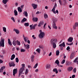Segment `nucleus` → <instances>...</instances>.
<instances>
[{"label":"nucleus","mask_w":78,"mask_h":78,"mask_svg":"<svg viewBox=\"0 0 78 78\" xmlns=\"http://www.w3.org/2000/svg\"><path fill=\"white\" fill-rule=\"evenodd\" d=\"M55 63L56 64L57 66L59 65V60H56L55 62Z\"/></svg>","instance_id":"obj_31"},{"label":"nucleus","mask_w":78,"mask_h":78,"mask_svg":"<svg viewBox=\"0 0 78 78\" xmlns=\"http://www.w3.org/2000/svg\"><path fill=\"white\" fill-rule=\"evenodd\" d=\"M27 19L26 18H24L21 21V23H23L24 22H26V21H27Z\"/></svg>","instance_id":"obj_15"},{"label":"nucleus","mask_w":78,"mask_h":78,"mask_svg":"<svg viewBox=\"0 0 78 78\" xmlns=\"http://www.w3.org/2000/svg\"><path fill=\"white\" fill-rule=\"evenodd\" d=\"M5 69V66H3L2 67L1 69H0V73H3V70Z\"/></svg>","instance_id":"obj_9"},{"label":"nucleus","mask_w":78,"mask_h":78,"mask_svg":"<svg viewBox=\"0 0 78 78\" xmlns=\"http://www.w3.org/2000/svg\"><path fill=\"white\" fill-rule=\"evenodd\" d=\"M73 38L72 37H69V38L68 39V41L69 42H72L73 41Z\"/></svg>","instance_id":"obj_11"},{"label":"nucleus","mask_w":78,"mask_h":78,"mask_svg":"<svg viewBox=\"0 0 78 78\" xmlns=\"http://www.w3.org/2000/svg\"><path fill=\"white\" fill-rule=\"evenodd\" d=\"M76 68H75L73 69V71L74 73H76Z\"/></svg>","instance_id":"obj_42"},{"label":"nucleus","mask_w":78,"mask_h":78,"mask_svg":"<svg viewBox=\"0 0 78 78\" xmlns=\"http://www.w3.org/2000/svg\"><path fill=\"white\" fill-rule=\"evenodd\" d=\"M78 57H77L76 58H75V60L73 61L75 63H76L77 64V62H78Z\"/></svg>","instance_id":"obj_30"},{"label":"nucleus","mask_w":78,"mask_h":78,"mask_svg":"<svg viewBox=\"0 0 78 78\" xmlns=\"http://www.w3.org/2000/svg\"><path fill=\"white\" fill-rule=\"evenodd\" d=\"M24 47L26 48V49H27V50H28L29 48H30V45L28 44H27L26 45H25V44H24Z\"/></svg>","instance_id":"obj_10"},{"label":"nucleus","mask_w":78,"mask_h":78,"mask_svg":"<svg viewBox=\"0 0 78 78\" xmlns=\"http://www.w3.org/2000/svg\"><path fill=\"white\" fill-rule=\"evenodd\" d=\"M39 71V70L38 69H37L35 71V72H37Z\"/></svg>","instance_id":"obj_54"},{"label":"nucleus","mask_w":78,"mask_h":78,"mask_svg":"<svg viewBox=\"0 0 78 78\" xmlns=\"http://www.w3.org/2000/svg\"><path fill=\"white\" fill-rule=\"evenodd\" d=\"M11 19L14 22H15V19H14V18L13 17H12L11 18Z\"/></svg>","instance_id":"obj_45"},{"label":"nucleus","mask_w":78,"mask_h":78,"mask_svg":"<svg viewBox=\"0 0 78 78\" xmlns=\"http://www.w3.org/2000/svg\"><path fill=\"white\" fill-rule=\"evenodd\" d=\"M34 55H32L31 57V61L32 62H33V61H34Z\"/></svg>","instance_id":"obj_25"},{"label":"nucleus","mask_w":78,"mask_h":78,"mask_svg":"<svg viewBox=\"0 0 78 78\" xmlns=\"http://www.w3.org/2000/svg\"><path fill=\"white\" fill-rule=\"evenodd\" d=\"M17 69H14L13 70V75L15 76V75L17 73Z\"/></svg>","instance_id":"obj_12"},{"label":"nucleus","mask_w":78,"mask_h":78,"mask_svg":"<svg viewBox=\"0 0 78 78\" xmlns=\"http://www.w3.org/2000/svg\"><path fill=\"white\" fill-rule=\"evenodd\" d=\"M53 72H55V73L56 74H57L58 73V70L57 69L55 68L53 69Z\"/></svg>","instance_id":"obj_26"},{"label":"nucleus","mask_w":78,"mask_h":78,"mask_svg":"<svg viewBox=\"0 0 78 78\" xmlns=\"http://www.w3.org/2000/svg\"><path fill=\"white\" fill-rule=\"evenodd\" d=\"M5 41V39L1 37V41L0 42V47L1 46L2 47H4L5 46V43H4V41Z\"/></svg>","instance_id":"obj_4"},{"label":"nucleus","mask_w":78,"mask_h":78,"mask_svg":"<svg viewBox=\"0 0 78 78\" xmlns=\"http://www.w3.org/2000/svg\"><path fill=\"white\" fill-rule=\"evenodd\" d=\"M36 51L39 53H40V51H41V49L39 48L37 49L36 50Z\"/></svg>","instance_id":"obj_36"},{"label":"nucleus","mask_w":78,"mask_h":78,"mask_svg":"<svg viewBox=\"0 0 78 78\" xmlns=\"http://www.w3.org/2000/svg\"><path fill=\"white\" fill-rule=\"evenodd\" d=\"M19 58H16V62H19Z\"/></svg>","instance_id":"obj_43"},{"label":"nucleus","mask_w":78,"mask_h":78,"mask_svg":"<svg viewBox=\"0 0 78 78\" xmlns=\"http://www.w3.org/2000/svg\"><path fill=\"white\" fill-rule=\"evenodd\" d=\"M60 47V50H63V47H62V46L61 47Z\"/></svg>","instance_id":"obj_57"},{"label":"nucleus","mask_w":78,"mask_h":78,"mask_svg":"<svg viewBox=\"0 0 78 78\" xmlns=\"http://www.w3.org/2000/svg\"><path fill=\"white\" fill-rule=\"evenodd\" d=\"M31 5L32 7H33V8L34 9H36L37 7V5L35 4H33L32 3L31 4Z\"/></svg>","instance_id":"obj_6"},{"label":"nucleus","mask_w":78,"mask_h":78,"mask_svg":"<svg viewBox=\"0 0 78 78\" xmlns=\"http://www.w3.org/2000/svg\"><path fill=\"white\" fill-rule=\"evenodd\" d=\"M16 43L17 45H20V41H16Z\"/></svg>","instance_id":"obj_32"},{"label":"nucleus","mask_w":78,"mask_h":78,"mask_svg":"<svg viewBox=\"0 0 78 78\" xmlns=\"http://www.w3.org/2000/svg\"><path fill=\"white\" fill-rule=\"evenodd\" d=\"M57 6V5H56V4H55V5H54V7H53V9H53V10H55V8H56V7Z\"/></svg>","instance_id":"obj_41"},{"label":"nucleus","mask_w":78,"mask_h":78,"mask_svg":"<svg viewBox=\"0 0 78 78\" xmlns=\"http://www.w3.org/2000/svg\"><path fill=\"white\" fill-rule=\"evenodd\" d=\"M24 26H25V27H28L29 26V23H25L24 24Z\"/></svg>","instance_id":"obj_34"},{"label":"nucleus","mask_w":78,"mask_h":78,"mask_svg":"<svg viewBox=\"0 0 78 78\" xmlns=\"http://www.w3.org/2000/svg\"><path fill=\"white\" fill-rule=\"evenodd\" d=\"M56 21H57V19L55 18L53 20V22L55 23Z\"/></svg>","instance_id":"obj_48"},{"label":"nucleus","mask_w":78,"mask_h":78,"mask_svg":"<svg viewBox=\"0 0 78 78\" xmlns=\"http://www.w3.org/2000/svg\"><path fill=\"white\" fill-rule=\"evenodd\" d=\"M18 11L19 12H22V9H21V8L20 7H18L17 8Z\"/></svg>","instance_id":"obj_20"},{"label":"nucleus","mask_w":78,"mask_h":78,"mask_svg":"<svg viewBox=\"0 0 78 78\" xmlns=\"http://www.w3.org/2000/svg\"><path fill=\"white\" fill-rule=\"evenodd\" d=\"M8 43L10 46L12 45V42L11 41V40H10L9 38L8 39Z\"/></svg>","instance_id":"obj_17"},{"label":"nucleus","mask_w":78,"mask_h":78,"mask_svg":"<svg viewBox=\"0 0 78 78\" xmlns=\"http://www.w3.org/2000/svg\"><path fill=\"white\" fill-rule=\"evenodd\" d=\"M59 46L65 47L66 46V45H65V43H64V42H63L62 44L59 45Z\"/></svg>","instance_id":"obj_16"},{"label":"nucleus","mask_w":78,"mask_h":78,"mask_svg":"<svg viewBox=\"0 0 78 78\" xmlns=\"http://www.w3.org/2000/svg\"><path fill=\"white\" fill-rule=\"evenodd\" d=\"M15 57H16V55H12L10 58L11 60H13V59L15 58Z\"/></svg>","instance_id":"obj_21"},{"label":"nucleus","mask_w":78,"mask_h":78,"mask_svg":"<svg viewBox=\"0 0 78 78\" xmlns=\"http://www.w3.org/2000/svg\"><path fill=\"white\" fill-rule=\"evenodd\" d=\"M25 50L23 49H21V52H25Z\"/></svg>","instance_id":"obj_44"},{"label":"nucleus","mask_w":78,"mask_h":78,"mask_svg":"<svg viewBox=\"0 0 78 78\" xmlns=\"http://www.w3.org/2000/svg\"><path fill=\"white\" fill-rule=\"evenodd\" d=\"M39 32L40 34L38 35L39 37L41 39L43 38L45 36V33L44 32H42V31L41 30H40Z\"/></svg>","instance_id":"obj_3"},{"label":"nucleus","mask_w":78,"mask_h":78,"mask_svg":"<svg viewBox=\"0 0 78 78\" xmlns=\"http://www.w3.org/2000/svg\"><path fill=\"white\" fill-rule=\"evenodd\" d=\"M45 52L44 51H43V55L44 56V55H45Z\"/></svg>","instance_id":"obj_63"},{"label":"nucleus","mask_w":78,"mask_h":78,"mask_svg":"<svg viewBox=\"0 0 78 78\" xmlns=\"http://www.w3.org/2000/svg\"><path fill=\"white\" fill-rule=\"evenodd\" d=\"M73 68L72 66H69L67 68V70L68 72H70V71H72V70H73Z\"/></svg>","instance_id":"obj_8"},{"label":"nucleus","mask_w":78,"mask_h":78,"mask_svg":"<svg viewBox=\"0 0 78 78\" xmlns=\"http://www.w3.org/2000/svg\"><path fill=\"white\" fill-rule=\"evenodd\" d=\"M3 31H4V32H6V28L5 27H3Z\"/></svg>","instance_id":"obj_37"},{"label":"nucleus","mask_w":78,"mask_h":78,"mask_svg":"<svg viewBox=\"0 0 78 78\" xmlns=\"http://www.w3.org/2000/svg\"><path fill=\"white\" fill-rule=\"evenodd\" d=\"M44 23L43 22V21H41L38 25V26L40 27H41V25H42L43 24H44Z\"/></svg>","instance_id":"obj_19"},{"label":"nucleus","mask_w":78,"mask_h":78,"mask_svg":"<svg viewBox=\"0 0 78 78\" xmlns=\"http://www.w3.org/2000/svg\"><path fill=\"white\" fill-rule=\"evenodd\" d=\"M51 11L53 12V13H54V14H56V13H57V14H58V10H56V11H55V9H54V10H53V9H52Z\"/></svg>","instance_id":"obj_14"},{"label":"nucleus","mask_w":78,"mask_h":78,"mask_svg":"<svg viewBox=\"0 0 78 78\" xmlns=\"http://www.w3.org/2000/svg\"><path fill=\"white\" fill-rule=\"evenodd\" d=\"M9 65L10 67H14L15 66V64L13 62H11L9 63Z\"/></svg>","instance_id":"obj_5"},{"label":"nucleus","mask_w":78,"mask_h":78,"mask_svg":"<svg viewBox=\"0 0 78 78\" xmlns=\"http://www.w3.org/2000/svg\"><path fill=\"white\" fill-rule=\"evenodd\" d=\"M30 30H33V29H34H34H35V27H34L33 26V24L30 25Z\"/></svg>","instance_id":"obj_18"},{"label":"nucleus","mask_w":78,"mask_h":78,"mask_svg":"<svg viewBox=\"0 0 78 78\" xmlns=\"http://www.w3.org/2000/svg\"><path fill=\"white\" fill-rule=\"evenodd\" d=\"M36 26H37V24H34L33 26L34 27V28H35V27H36Z\"/></svg>","instance_id":"obj_62"},{"label":"nucleus","mask_w":78,"mask_h":78,"mask_svg":"<svg viewBox=\"0 0 78 78\" xmlns=\"http://www.w3.org/2000/svg\"><path fill=\"white\" fill-rule=\"evenodd\" d=\"M23 7H24V5H22L21 6V8L22 9H23Z\"/></svg>","instance_id":"obj_53"},{"label":"nucleus","mask_w":78,"mask_h":78,"mask_svg":"<svg viewBox=\"0 0 78 78\" xmlns=\"http://www.w3.org/2000/svg\"><path fill=\"white\" fill-rule=\"evenodd\" d=\"M33 20L34 22H37L38 18H33Z\"/></svg>","instance_id":"obj_28"},{"label":"nucleus","mask_w":78,"mask_h":78,"mask_svg":"<svg viewBox=\"0 0 78 78\" xmlns=\"http://www.w3.org/2000/svg\"><path fill=\"white\" fill-rule=\"evenodd\" d=\"M44 16L45 19H47V18H48V15H47V14H44Z\"/></svg>","instance_id":"obj_35"},{"label":"nucleus","mask_w":78,"mask_h":78,"mask_svg":"<svg viewBox=\"0 0 78 78\" xmlns=\"http://www.w3.org/2000/svg\"><path fill=\"white\" fill-rule=\"evenodd\" d=\"M40 13V12H39V11H37L36 13V14H39Z\"/></svg>","instance_id":"obj_59"},{"label":"nucleus","mask_w":78,"mask_h":78,"mask_svg":"<svg viewBox=\"0 0 78 78\" xmlns=\"http://www.w3.org/2000/svg\"><path fill=\"white\" fill-rule=\"evenodd\" d=\"M3 60L0 59V64H2V63H3Z\"/></svg>","instance_id":"obj_52"},{"label":"nucleus","mask_w":78,"mask_h":78,"mask_svg":"<svg viewBox=\"0 0 78 78\" xmlns=\"http://www.w3.org/2000/svg\"><path fill=\"white\" fill-rule=\"evenodd\" d=\"M51 55V52L48 55L49 56H50Z\"/></svg>","instance_id":"obj_61"},{"label":"nucleus","mask_w":78,"mask_h":78,"mask_svg":"<svg viewBox=\"0 0 78 78\" xmlns=\"http://www.w3.org/2000/svg\"><path fill=\"white\" fill-rule=\"evenodd\" d=\"M75 77V75H73L72 76V78H74Z\"/></svg>","instance_id":"obj_56"},{"label":"nucleus","mask_w":78,"mask_h":78,"mask_svg":"<svg viewBox=\"0 0 78 78\" xmlns=\"http://www.w3.org/2000/svg\"><path fill=\"white\" fill-rule=\"evenodd\" d=\"M23 38L25 42H27V37H25V36H24V35H23Z\"/></svg>","instance_id":"obj_23"},{"label":"nucleus","mask_w":78,"mask_h":78,"mask_svg":"<svg viewBox=\"0 0 78 78\" xmlns=\"http://www.w3.org/2000/svg\"><path fill=\"white\" fill-rule=\"evenodd\" d=\"M5 8H7L8 7V5H7V4L5 5Z\"/></svg>","instance_id":"obj_60"},{"label":"nucleus","mask_w":78,"mask_h":78,"mask_svg":"<svg viewBox=\"0 0 78 78\" xmlns=\"http://www.w3.org/2000/svg\"><path fill=\"white\" fill-rule=\"evenodd\" d=\"M57 42V39H52L51 41V44H52L53 47V48H55L56 47V42Z\"/></svg>","instance_id":"obj_1"},{"label":"nucleus","mask_w":78,"mask_h":78,"mask_svg":"<svg viewBox=\"0 0 78 78\" xmlns=\"http://www.w3.org/2000/svg\"><path fill=\"white\" fill-rule=\"evenodd\" d=\"M76 27L75 25H74L73 26V29H76Z\"/></svg>","instance_id":"obj_55"},{"label":"nucleus","mask_w":78,"mask_h":78,"mask_svg":"<svg viewBox=\"0 0 78 78\" xmlns=\"http://www.w3.org/2000/svg\"><path fill=\"white\" fill-rule=\"evenodd\" d=\"M38 66V63H36L34 66V69H36L37 67Z\"/></svg>","instance_id":"obj_38"},{"label":"nucleus","mask_w":78,"mask_h":78,"mask_svg":"<svg viewBox=\"0 0 78 78\" xmlns=\"http://www.w3.org/2000/svg\"><path fill=\"white\" fill-rule=\"evenodd\" d=\"M59 54V51L57 50L56 51V56H58Z\"/></svg>","instance_id":"obj_33"},{"label":"nucleus","mask_w":78,"mask_h":78,"mask_svg":"<svg viewBox=\"0 0 78 78\" xmlns=\"http://www.w3.org/2000/svg\"><path fill=\"white\" fill-rule=\"evenodd\" d=\"M65 61L66 60L65 59H63L61 62V64H64L65 62Z\"/></svg>","instance_id":"obj_46"},{"label":"nucleus","mask_w":78,"mask_h":78,"mask_svg":"<svg viewBox=\"0 0 78 78\" xmlns=\"http://www.w3.org/2000/svg\"><path fill=\"white\" fill-rule=\"evenodd\" d=\"M13 31H15V33H16V34H19V33H20L19 30L18 29H14Z\"/></svg>","instance_id":"obj_13"},{"label":"nucleus","mask_w":78,"mask_h":78,"mask_svg":"<svg viewBox=\"0 0 78 78\" xmlns=\"http://www.w3.org/2000/svg\"><path fill=\"white\" fill-rule=\"evenodd\" d=\"M12 44L14 45L15 46H16V43H15V41H14L12 42Z\"/></svg>","instance_id":"obj_47"},{"label":"nucleus","mask_w":78,"mask_h":78,"mask_svg":"<svg viewBox=\"0 0 78 78\" xmlns=\"http://www.w3.org/2000/svg\"><path fill=\"white\" fill-rule=\"evenodd\" d=\"M53 24L52 25V27L54 29H57L58 27L56 26V23H55L53 22Z\"/></svg>","instance_id":"obj_7"},{"label":"nucleus","mask_w":78,"mask_h":78,"mask_svg":"<svg viewBox=\"0 0 78 78\" xmlns=\"http://www.w3.org/2000/svg\"><path fill=\"white\" fill-rule=\"evenodd\" d=\"M23 14L26 17H28V13H27V12L24 11L23 13Z\"/></svg>","instance_id":"obj_24"},{"label":"nucleus","mask_w":78,"mask_h":78,"mask_svg":"<svg viewBox=\"0 0 78 78\" xmlns=\"http://www.w3.org/2000/svg\"><path fill=\"white\" fill-rule=\"evenodd\" d=\"M75 57V55L73 53H72L70 55V58L71 59H73Z\"/></svg>","instance_id":"obj_22"},{"label":"nucleus","mask_w":78,"mask_h":78,"mask_svg":"<svg viewBox=\"0 0 78 78\" xmlns=\"http://www.w3.org/2000/svg\"><path fill=\"white\" fill-rule=\"evenodd\" d=\"M22 67L20 69L19 71V77H20V75L22 73V72H23V70H25V64H22L21 65Z\"/></svg>","instance_id":"obj_2"},{"label":"nucleus","mask_w":78,"mask_h":78,"mask_svg":"<svg viewBox=\"0 0 78 78\" xmlns=\"http://www.w3.org/2000/svg\"><path fill=\"white\" fill-rule=\"evenodd\" d=\"M47 69H49L50 68V65H47L46 66Z\"/></svg>","instance_id":"obj_39"},{"label":"nucleus","mask_w":78,"mask_h":78,"mask_svg":"<svg viewBox=\"0 0 78 78\" xmlns=\"http://www.w3.org/2000/svg\"><path fill=\"white\" fill-rule=\"evenodd\" d=\"M28 73V69H27L25 72V74L27 75Z\"/></svg>","instance_id":"obj_40"},{"label":"nucleus","mask_w":78,"mask_h":78,"mask_svg":"<svg viewBox=\"0 0 78 78\" xmlns=\"http://www.w3.org/2000/svg\"><path fill=\"white\" fill-rule=\"evenodd\" d=\"M8 2V0H2V3H4V4H6L7 3V2Z\"/></svg>","instance_id":"obj_27"},{"label":"nucleus","mask_w":78,"mask_h":78,"mask_svg":"<svg viewBox=\"0 0 78 78\" xmlns=\"http://www.w3.org/2000/svg\"><path fill=\"white\" fill-rule=\"evenodd\" d=\"M14 13L15 16H17V15H18V13L17 12V11L16 10H15L14 11Z\"/></svg>","instance_id":"obj_29"},{"label":"nucleus","mask_w":78,"mask_h":78,"mask_svg":"<svg viewBox=\"0 0 78 78\" xmlns=\"http://www.w3.org/2000/svg\"><path fill=\"white\" fill-rule=\"evenodd\" d=\"M27 67H28V68H29V69H30V68H31V66L30 65H28Z\"/></svg>","instance_id":"obj_58"},{"label":"nucleus","mask_w":78,"mask_h":78,"mask_svg":"<svg viewBox=\"0 0 78 78\" xmlns=\"http://www.w3.org/2000/svg\"><path fill=\"white\" fill-rule=\"evenodd\" d=\"M58 67H63V66L62 65H59V64L58 65Z\"/></svg>","instance_id":"obj_51"},{"label":"nucleus","mask_w":78,"mask_h":78,"mask_svg":"<svg viewBox=\"0 0 78 78\" xmlns=\"http://www.w3.org/2000/svg\"><path fill=\"white\" fill-rule=\"evenodd\" d=\"M15 50V48H13L12 49V51H14Z\"/></svg>","instance_id":"obj_64"},{"label":"nucleus","mask_w":78,"mask_h":78,"mask_svg":"<svg viewBox=\"0 0 78 78\" xmlns=\"http://www.w3.org/2000/svg\"><path fill=\"white\" fill-rule=\"evenodd\" d=\"M69 49H70V47H69V46H68L66 48V50H68V51H69Z\"/></svg>","instance_id":"obj_50"},{"label":"nucleus","mask_w":78,"mask_h":78,"mask_svg":"<svg viewBox=\"0 0 78 78\" xmlns=\"http://www.w3.org/2000/svg\"><path fill=\"white\" fill-rule=\"evenodd\" d=\"M76 27H78V23H75V25Z\"/></svg>","instance_id":"obj_49"}]
</instances>
